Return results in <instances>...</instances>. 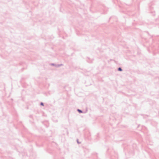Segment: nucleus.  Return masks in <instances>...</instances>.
<instances>
[{
  "mask_svg": "<svg viewBox=\"0 0 159 159\" xmlns=\"http://www.w3.org/2000/svg\"><path fill=\"white\" fill-rule=\"evenodd\" d=\"M118 70L120 71H122V69L120 68H118Z\"/></svg>",
  "mask_w": 159,
  "mask_h": 159,
  "instance_id": "obj_1",
  "label": "nucleus"
},
{
  "mask_svg": "<svg viewBox=\"0 0 159 159\" xmlns=\"http://www.w3.org/2000/svg\"><path fill=\"white\" fill-rule=\"evenodd\" d=\"M78 111L80 112V113H81V112H82V111H81V110H79V109L78 110Z\"/></svg>",
  "mask_w": 159,
  "mask_h": 159,
  "instance_id": "obj_2",
  "label": "nucleus"
},
{
  "mask_svg": "<svg viewBox=\"0 0 159 159\" xmlns=\"http://www.w3.org/2000/svg\"><path fill=\"white\" fill-rule=\"evenodd\" d=\"M41 105H42V106H43V103H41Z\"/></svg>",
  "mask_w": 159,
  "mask_h": 159,
  "instance_id": "obj_3",
  "label": "nucleus"
}]
</instances>
